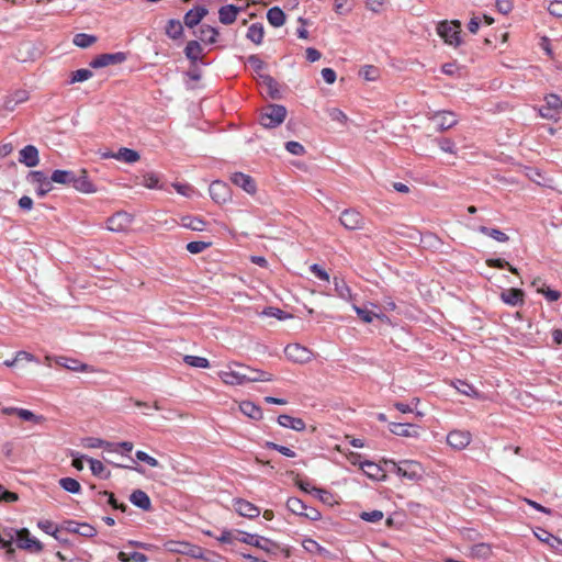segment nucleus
<instances>
[{
    "label": "nucleus",
    "mask_w": 562,
    "mask_h": 562,
    "mask_svg": "<svg viewBox=\"0 0 562 562\" xmlns=\"http://www.w3.org/2000/svg\"><path fill=\"white\" fill-rule=\"evenodd\" d=\"M386 465L391 467V471L396 475L407 479L409 481H419L423 479L425 474V469L423 464L415 460H384Z\"/></svg>",
    "instance_id": "obj_1"
},
{
    "label": "nucleus",
    "mask_w": 562,
    "mask_h": 562,
    "mask_svg": "<svg viewBox=\"0 0 562 562\" xmlns=\"http://www.w3.org/2000/svg\"><path fill=\"white\" fill-rule=\"evenodd\" d=\"M237 533L239 536L238 538H236L237 540H239L243 543L256 547L266 553H276L279 548L274 541L266 537L248 533L241 530H238Z\"/></svg>",
    "instance_id": "obj_2"
},
{
    "label": "nucleus",
    "mask_w": 562,
    "mask_h": 562,
    "mask_svg": "<svg viewBox=\"0 0 562 562\" xmlns=\"http://www.w3.org/2000/svg\"><path fill=\"white\" fill-rule=\"evenodd\" d=\"M286 109L280 104H270L260 115V124L266 128H273L283 123Z\"/></svg>",
    "instance_id": "obj_3"
},
{
    "label": "nucleus",
    "mask_w": 562,
    "mask_h": 562,
    "mask_svg": "<svg viewBox=\"0 0 562 562\" xmlns=\"http://www.w3.org/2000/svg\"><path fill=\"white\" fill-rule=\"evenodd\" d=\"M437 32L445 43L454 47L461 44V23L459 21L440 22L437 26Z\"/></svg>",
    "instance_id": "obj_4"
},
{
    "label": "nucleus",
    "mask_w": 562,
    "mask_h": 562,
    "mask_svg": "<svg viewBox=\"0 0 562 562\" xmlns=\"http://www.w3.org/2000/svg\"><path fill=\"white\" fill-rule=\"evenodd\" d=\"M220 379L227 385H243L246 382V372L244 366L234 362L218 372Z\"/></svg>",
    "instance_id": "obj_5"
},
{
    "label": "nucleus",
    "mask_w": 562,
    "mask_h": 562,
    "mask_svg": "<svg viewBox=\"0 0 562 562\" xmlns=\"http://www.w3.org/2000/svg\"><path fill=\"white\" fill-rule=\"evenodd\" d=\"M164 547L168 552L190 555L195 559L203 558L202 549L200 547L186 541H167Z\"/></svg>",
    "instance_id": "obj_6"
},
{
    "label": "nucleus",
    "mask_w": 562,
    "mask_h": 562,
    "mask_svg": "<svg viewBox=\"0 0 562 562\" xmlns=\"http://www.w3.org/2000/svg\"><path fill=\"white\" fill-rule=\"evenodd\" d=\"M14 537L16 538L18 547L31 552H41L43 544L40 540L33 537L26 528L14 530Z\"/></svg>",
    "instance_id": "obj_7"
},
{
    "label": "nucleus",
    "mask_w": 562,
    "mask_h": 562,
    "mask_svg": "<svg viewBox=\"0 0 562 562\" xmlns=\"http://www.w3.org/2000/svg\"><path fill=\"white\" fill-rule=\"evenodd\" d=\"M562 101L557 94L546 97V103L539 109L542 117L548 120H557L561 114Z\"/></svg>",
    "instance_id": "obj_8"
},
{
    "label": "nucleus",
    "mask_w": 562,
    "mask_h": 562,
    "mask_svg": "<svg viewBox=\"0 0 562 562\" xmlns=\"http://www.w3.org/2000/svg\"><path fill=\"white\" fill-rule=\"evenodd\" d=\"M340 224L348 231L362 229L364 220L362 215L355 209H347L339 216Z\"/></svg>",
    "instance_id": "obj_9"
},
{
    "label": "nucleus",
    "mask_w": 562,
    "mask_h": 562,
    "mask_svg": "<svg viewBox=\"0 0 562 562\" xmlns=\"http://www.w3.org/2000/svg\"><path fill=\"white\" fill-rule=\"evenodd\" d=\"M27 180L35 186L36 193L40 196L46 195L48 192L52 191V177L48 178L43 171L36 170L31 171L27 176Z\"/></svg>",
    "instance_id": "obj_10"
},
{
    "label": "nucleus",
    "mask_w": 562,
    "mask_h": 562,
    "mask_svg": "<svg viewBox=\"0 0 562 562\" xmlns=\"http://www.w3.org/2000/svg\"><path fill=\"white\" fill-rule=\"evenodd\" d=\"M472 441V435L468 430L454 429L447 435V443L454 450L465 449Z\"/></svg>",
    "instance_id": "obj_11"
},
{
    "label": "nucleus",
    "mask_w": 562,
    "mask_h": 562,
    "mask_svg": "<svg viewBox=\"0 0 562 562\" xmlns=\"http://www.w3.org/2000/svg\"><path fill=\"white\" fill-rule=\"evenodd\" d=\"M286 358L296 363H306L312 359V351L299 344H290L284 348Z\"/></svg>",
    "instance_id": "obj_12"
},
{
    "label": "nucleus",
    "mask_w": 562,
    "mask_h": 562,
    "mask_svg": "<svg viewBox=\"0 0 562 562\" xmlns=\"http://www.w3.org/2000/svg\"><path fill=\"white\" fill-rule=\"evenodd\" d=\"M133 222V217L126 212H117L106 221V228L120 233L126 231Z\"/></svg>",
    "instance_id": "obj_13"
},
{
    "label": "nucleus",
    "mask_w": 562,
    "mask_h": 562,
    "mask_svg": "<svg viewBox=\"0 0 562 562\" xmlns=\"http://www.w3.org/2000/svg\"><path fill=\"white\" fill-rule=\"evenodd\" d=\"M126 60V54L123 52L102 54L90 61L92 68H102L109 65L121 64Z\"/></svg>",
    "instance_id": "obj_14"
},
{
    "label": "nucleus",
    "mask_w": 562,
    "mask_h": 562,
    "mask_svg": "<svg viewBox=\"0 0 562 562\" xmlns=\"http://www.w3.org/2000/svg\"><path fill=\"white\" fill-rule=\"evenodd\" d=\"M212 200L218 204L229 200V187L222 181H213L209 188Z\"/></svg>",
    "instance_id": "obj_15"
},
{
    "label": "nucleus",
    "mask_w": 562,
    "mask_h": 562,
    "mask_svg": "<svg viewBox=\"0 0 562 562\" xmlns=\"http://www.w3.org/2000/svg\"><path fill=\"white\" fill-rule=\"evenodd\" d=\"M231 181L248 194H255L257 191L256 182L249 175L235 172L231 176Z\"/></svg>",
    "instance_id": "obj_16"
},
{
    "label": "nucleus",
    "mask_w": 562,
    "mask_h": 562,
    "mask_svg": "<svg viewBox=\"0 0 562 562\" xmlns=\"http://www.w3.org/2000/svg\"><path fill=\"white\" fill-rule=\"evenodd\" d=\"M389 429L392 434L401 437L418 438L419 428L407 423H391Z\"/></svg>",
    "instance_id": "obj_17"
},
{
    "label": "nucleus",
    "mask_w": 562,
    "mask_h": 562,
    "mask_svg": "<svg viewBox=\"0 0 562 562\" xmlns=\"http://www.w3.org/2000/svg\"><path fill=\"white\" fill-rule=\"evenodd\" d=\"M234 508L240 516L246 518L252 519L260 515L258 506L243 498L235 499Z\"/></svg>",
    "instance_id": "obj_18"
},
{
    "label": "nucleus",
    "mask_w": 562,
    "mask_h": 562,
    "mask_svg": "<svg viewBox=\"0 0 562 562\" xmlns=\"http://www.w3.org/2000/svg\"><path fill=\"white\" fill-rule=\"evenodd\" d=\"M431 120L436 123L439 131L449 130L458 122L456 114L449 111L436 112Z\"/></svg>",
    "instance_id": "obj_19"
},
{
    "label": "nucleus",
    "mask_w": 562,
    "mask_h": 562,
    "mask_svg": "<svg viewBox=\"0 0 562 562\" xmlns=\"http://www.w3.org/2000/svg\"><path fill=\"white\" fill-rule=\"evenodd\" d=\"M71 187L82 193L97 192V188L88 178L86 170H81L79 175H74Z\"/></svg>",
    "instance_id": "obj_20"
},
{
    "label": "nucleus",
    "mask_w": 562,
    "mask_h": 562,
    "mask_svg": "<svg viewBox=\"0 0 562 562\" xmlns=\"http://www.w3.org/2000/svg\"><path fill=\"white\" fill-rule=\"evenodd\" d=\"M19 161L26 167H35L38 165V150L33 145H26L19 153Z\"/></svg>",
    "instance_id": "obj_21"
},
{
    "label": "nucleus",
    "mask_w": 562,
    "mask_h": 562,
    "mask_svg": "<svg viewBox=\"0 0 562 562\" xmlns=\"http://www.w3.org/2000/svg\"><path fill=\"white\" fill-rule=\"evenodd\" d=\"M537 539L546 544H548L551 549H553L555 552L561 553L562 552V540L549 531L538 528L533 531Z\"/></svg>",
    "instance_id": "obj_22"
},
{
    "label": "nucleus",
    "mask_w": 562,
    "mask_h": 562,
    "mask_svg": "<svg viewBox=\"0 0 562 562\" xmlns=\"http://www.w3.org/2000/svg\"><path fill=\"white\" fill-rule=\"evenodd\" d=\"M278 424L284 428H289L295 431H304L306 428L305 422L302 418L292 417L283 414L278 417Z\"/></svg>",
    "instance_id": "obj_23"
},
{
    "label": "nucleus",
    "mask_w": 562,
    "mask_h": 562,
    "mask_svg": "<svg viewBox=\"0 0 562 562\" xmlns=\"http://www.w3.org/2000/svg\"><path fill=\"white\" fill-rule=\"evenodd\" d=\"M501 300L510 306H517L524 302V292L519 289H507L501 293Z\"/></svg>",
    "instance_id": "obj_24"
},
{
    "label": "nucleus",
    "mask_w": 562,
    "mask_h": 562,
    "mask_svg": "<svg viewBox=\"0 0 562 562\" xmlns=\"http://www.w3.org/2000/svg\"><path fill=\"white\" fill-rule=\"evenodd\" d=\"M360 468L363 471V473L372 480L382 481L385 479L383 469L372 461L361 462Z\"/></svg>",
    "instance_id": "obj_25"
},
{
    "label": "nucleus",
    "mask_w": 562,
    "mask_h": 562,
    "mask_svg": "<svg viewBox=\"0 0 562 562\" xmlns=\"http://www.w3.org/2000/svg\"><path fill=\"white\" fill-rule=\"evenodd\" d=\"M244 372H246V382H270L273 381V375L269 372L254 369L244 366Z\"/></svg>",
    "instance_id": "obj_26"
},
{
    "label": "nucleus",
    "mask_w": 562,
    "mask_h": 562,
    "mask_svg": "<svg viewBox=\"0 0 562 562\" xmlns=\"http://www.w3.org/2000/svg\"><path fill=\"white\" fill-rule=\"evenodd\" d=\"M207 14V10L204 7H194L189 10L184 15V24L188 27H194Z\"/></svg>",
    "instance_id": "obj_27"
},
{
    "label": "nucleus",
    "mask_w": 562,
    "mask_h": 562,
    "mask_svg": "<svg viewBox=\"0 0 562 562\" xmlns=\"http://www.w3.org/2000/svg\"><path fill=\"white\" fill-rule=\"evenodd\" d=\"M180 225L184 228L203 232L206 229V222L199 216L186 215L180 218Z\"/></svg>",
    "instance_id": "obj_28"
},
{
    "label": "nucleus",
    "mask_w": 562,
    "mask_h": 562,
    "mask_svg": "<svg viewBox=\"0 0 562 562\" xmlns=\"http://www.w3.org/2000/svg\"><path fill=\"white\" fill-rule=\"evenodd\" d=\"M130 501L134 506L143 510H149L151 507L149 496L142 490L134 491L130 496Z\"/></svg>",
    "instance_id": "obj_29"
},
{
    "label": "nucleus",
    "mask_w": 562,
    "mask_h": 562,
    "mask_svg": "<svg viewBox=\"0 0 562 562\" xmlns=\"http://www.w3.org/2000/svg\"><path fill=\"white\" fill-rule=\"evenodd\" d=\"M240 8L234 4H227L218 10V19L223 24H232L236 18Z\"/></svg>",
    "instance_id": "obj_30"
},
{
    "label": "nucleus",
    "mask_w": 562,
    "mask_h": 562,
    "mask_svg": "<svg viewBox=\"0 0 562 562\" xmlns=\"http://www.w3.org/2000/svg\"><path fill=\"white\" fill-rule=\"evenodd\" d=\"M29 99V92L23 89L15 90L7 97L4 106L7 110L12 111L18 104L25 102Z\"/></svg>",
    "instance_id": "obj_31"
},
{
    "label": "nucleus",
    "mask_w": 562,
    "mask_h": 562,
    "mask_svg": "<svg viewBox=\"0 0 562 562\" xmlns=\"http://www.w3.org/2000/svg\"><path fill=\"white\" fill-rule=\"evenodd\" d=\"M240 412L251 419L259 420L262 418V409L250 401H244L239 404Z\"/></svg>",
    "instance_id": "obj_32"
},
{
    "label": "nucleus",
    "mask_w": 562,
    "mask_h": 562,
    "mask_svg": "<svg viewBox=\"0 0 562 562\" xmlns=\"http://www.w3.org/2000/svg\"><path fill=\"white\" fill-rule=\"evenodd\" d=\"M87 461L94 476H98L103 480H106L111 476V472L105 468L102 461L93 458H88Z\"/></svg>",
    "instance_id": "obj_33"
},
{
    "label": "nucleus",
    "mask_w": 562,
    "mask_h": 562,
    "mask_svg": "<svg viewBox=\"0 0 562 562\" xmlns=\"http://www.w3.org/2000/svg\"><path fill=\"white\" fill-rule=\"evenodd\" d=\"M267 20L272 26L280 27L285 22V14L279 7H273L267 12Z\"/></svg>",
    "instance_id": "obj_34"
},
{
    "label": "nucleus",
    "mask_w": 562,
    "mask_h": 562,
    "mask_svg": "<svg viewBox=\"0 0 562 562\" xmlns=\"http://www.w3.org/2000/svg\"><path fill=\"white\" fill-rule=\"evenodd\" d=\"M114 156L116 160L124 161L127 164H134L138 161L140 158L139 154L136 150L126 147L120 148Z\"/></svg>",
    "instance_id": "obj_35"
},
{
    "label": "nucleus",
    "mask_w": 562,
    "mask_h": 562,
    "mask_svg": "<svg viewBox=\"0 0 562 562\" xmlns=\"http://www.w3.org/2000/svg\"><path fill=\"white\" fill-rule=\"evenodd\" d=\"M265 35L263 25L261 23H254L248 27L246 37L255 43L256 45H259L262 43Z\"/></svg>",
    "instance_id": "obj_36"
},
{
    "label": "nucleus",
    "mask_w": 562,
    "mask_h": 562,
    "mask_svg": "<svg viewBox=\"0 0 562 562\" xmlns=\"http://www.w3.org/2000/svg\"><path fill=\"white\" fill-rule=\"evenodd\" d=\"M334 285H335V291L337 293V295L345 300V301H351L352 300V292H351V289L349 288V285L345 282L344 279H340V278H337L335 277L334 278Z\"/></svg>",
    "instance_id": "obj_37"
},
{
    "label": "nucleus",
    "mask_w": 562,
    "mask_h": 562,
    "mask_svg": "<svg viewBox=\"0 0 562 562\" xmlns=\"http://www.w3.org/2000/svg\"><path fill=\"white\" fill-rule=\"evenodd\" d=\"M352 310L357 313L361 321L367 324L372 323L374 318H385L383 314L375 313L371 310H368L367 307H359L356 304L352 305Z\"/></svg>",
    "instance_id": "obj_38"
},
{
    "label": "nucleus",
    "mask_w": 562,
    "mask_h": 562,
    "mask_svg": "<svg viewBox=\"0 0 562 562\" xmlns=\"http://www.w3.org/2000/svg\"><path fill=\"white\" fill-rule=\"evenodd\" d=\"M183 33V26L179 20L170 19L166 25V34L172 40H178Z\"/></svg>",
    "instance_id": "obj_39"
},
{
    "label": "nucleus",
    "mask_w": 562,
    "mask_h": 562,
    "mask_svg": "<svg viewBox=\"0 0 562 562\" xmlns=\"http://www.w3.org/2000/svg\"><path fill=\"white\" fill-rule=\"evenodd\" d=\"M184 54L192 63H196L202 54V46L198 41L188 42Z\"/></svg>",
    "instance_id": "obj_40"
},
{
    "label": "nucleus",
    "mask_w": 562,
    "mask_h": 562,
    "mask_svg": "<svg viewBox=\"0 0 562 562\" xmlns=\"http://www.w3.org/2000/svg\"><path fill=\"white\" fill-rule=\"evenodd\" d=\"M74 175L75 172L70 170H55L52 173V181L59 184L71 186Z\"/></svg>",
    "instance_id": "obj_41"
},
{
    "label": "nucleus",
    "mask_w": 562,
    "mask_h": 562,
    "mask_svg": "<svg viewBox=\"0 0 562 562\" xmlns=\"http://www.w3.org/2000/svg\"><path fill=\"white\" fill-rule=\"evenodd\" d=\"M477 231L483 234V235H486L493 239H495L496 241H499V243H506L509 237L502 231L497 229V228H490V227H486V226H480L477 228Z\"/></svg>",
    "instance_id": "obj_42"
},
{
    "label": "nucleus",
    "mask_w": 562,
    "mask_h": 562,
    "mask_svg": "<svg viewBox=\"0 0 562 562\" xmlns=\"http://www.w3.org/2000/svg\"><path fill=\"white\" fill-rule=\"evenodd\" d=\"M217 35H218L217 30L210 25H202L200 27L199 37L204 43H207V44L215 43Z\"/></svg>",
    "instance_id": "obj_43"
},
{
    "label": "nucleus",
    "mask_w": 562,
    "mask_h": 562,
    "mask_svg": "<svg viewBox=\"0 0 562 562\" xmlns=\"http://www.w3.org/2000/svg\"><path fill=\"white\" fill-rule=\"evenodd\" d=\"M56 362L59 366H61L68 370H71V371H86L88 368L87 364L80 363L78 360L70 359V358L60 357L56 360Z\"/></svg>",
    "instance_id": "obj_44"
},
{
    "label": "nucleus",
    "mask_w": 562,
    "mask_h": 562,
    "mask_svg": "<svg viewBox=\"0 0 562 562\" xmlns=\"http://www.w3.org/2000/svg\"><path fill=\"white\" fill-rule=\"evenodd\" d=\"M286 508L295 514V515H302L304 510L307 509V505L297 497H289L286 501Z\"/></svg>",
    "instance_id": "obj_45"
},
{
    "label": "nucleus",
    "mask_w": 562,
    "mask_h": 562,
    "mask_svg": "<svg viewBox=\"0 0 562 562\" xmlns=\"http://www.w3.org/2000/svg\"><path fill=\"white\" fill-rule=\"evenodd\" d=\"M74 44L81 48H87L93 45L97 42V37L94 35L78 33L74 36Z\"/></svg>",
    "instance_id": "obj_46"
},
{
    "label": "nucleus",
    "mask_w": 562,
    "mask_h": 562,
    "mask_svg": "<svg viewBox=\"0 0 562 562\" xmlns=\"http://www.w3.org/2000/svg\"><path fill=\"white\" fill-rule=\"evenodd\" d=\"M59 485L68 493L79 494L81 491L80 483L72 477H63L59 480Z\"/></svg>",
    "instance_id": "obj_47"
},
{
    "label": "nucleus",
    "mask_w": 562,
    "mask_h": 562,
    "mask_svg": "<svg viewBox=\"0 0 562 562\" xmlns=\"http://www.w3.org/2000/svg\"><path fill=\"white\" fill-rule=\"evenodd\" d=\"M260 79H261V83L267 87L268 93L270 94V97L273 99H278L280 97V94H279L277 81L268 75H261Z\"/></svg>",
    "instance_id": "obj_48"
},
{
    "label": "nucleus",
    "mask_w": 562,
    "mask_h": 562,
    "mask_svg": "<svg viewBox=\"0 0 562 562\" xmlns=\"http://www.w3.org/2000/svg\"><path fill=\"white\" fill-rule=\"evenodd\" d=\"M117 559L121 562H130V561H133V562H147L148 561V558L144 553H140V552H137V551H134V552H131V553L121 551L117 554Z\"/></svg>",
    "instance_id": "obj_49"
},
{
    "label": "nucleus",
    "mask_w": 562,
    "mask_h": 562,
    "mask_svg": "<svg viewBox=\"0 0 562 562\" xmlns=\"http://www.w3.org/2000/svg\"><path fill=\"white\" fill-rule=\"evenodd\" d=\"M359 75L366 80V81H375L380 77V70L378 67L373 65H366L363 66Z\"/></svg>",
    "instance_id": "obj_50"
},
{
    "label": "nucleus",
    "mask_w": 562,
    "mask_h": 562,
    "mask_svg": "<svg viewBox=\"0 0 562 562\" xmlns=\"http://www.w3.org/2000/svg\"><path fill=\"white\" fill-rule=\"evenodd\" d=\"M183 361L188 366L193 367V368L206 369L210 367V361L204 357L187 355L183 357Z\"/></svg>",
    "instance_id": "obj_51"
},
{
    "label": "nucleus",
    "mask_w": 562,
    "mask_h": 562,
    "mask_svg": "<svg viewBox=\"0 0 562 562\" xmlns=\"http://www.w3.org/2000/svg\"><path fill=\"white\" fill-rule=\"evenodd\" d=\"M93 76L92 71L86 68L72 71L70 75L69 83L83 82Z\"/></svg>",
    "instance_id": "obj_52"
},
{
    "label": "nucleus",
    "mask_w": 562,
    "mask_h": 562,
    "mask_svg": "<svg viewBox=\"0 0 562 562\" xmlns=\"http://www.w3.org/2000/svg\"><path fill=\"white\" fill-rule=\"evenodd\" d=\"M454 386L461 394H464L470 397H479L477 391L465 381L458 380Z\"/></svg>",
    "instance_id": "obj_53"
},
{
    "label": "nucleus",
    "mask_w": 562,
    "mask_h": 562,
    "mask_svg": "<svg viewBox=\"0 0 562 562\" xmlns=\"http://www.w3.org/2000/svg\"><path fill=\"white\" fill-rule=\"evenodd\" d=\"M37 527L45 533L50 535V536L55 537L56 539H58V537H57L58 528L55 526V524L53 521L47 520V519L38 520Z\"/></svg>",
    "instance_id": "obj_54"
},
{
    "label": "nucleus",
    "mask_w": 562,
    "mask_h": 562,
    "mask_svg": "<svg viewBox=\"0 0 562 562\" xmlns=\"http://www.w3.org/2000/svg\"><path fill=\"white\" fill-rule=\"evenodd\" d=\"M140 183L147 189H158L159 177L154 172H147L143 176Z\"/></svg>",
    "instance_id": "obj_55"
},
{
    "label": "nucleus",
    "mask_w": 562,
    "mask_h": 562,
    "mask_svg": "<svg viewBox=\"0 0 562 562\" xmlns=\"http://www.w3.org/2000/svg\"><path fill=\"white\" fill-rule=\"evenodd\" d=\"M486 263L488 267H492V268H499V269L508 268V270L512 273H515V274L518 273V271L515 267L510 266L509 262H507L506 260L501 259V258L487 259Z\"/></svg>",
    "instance_id": "obj_56"
},
{
    "label": "nucleus",
    "mask_w": 562,
    "mask_h": 562,
    "mask_svg": "<svg viewBox=\"0 0 562 562\" xmlns=\"http://www.w3.org/2000/svg\"><path fill=\"white\" fill-rule=\"evenodd\" d=\"M471 554L477 558H488L491 555V548L485 543H479L472 547Z\"/></svg>",
    "instance_id": "obj_57"
},
{
    "label": "nucleus",
    "mask_w": 562,
    "mask_h": 562,
    "mask_svg": "<svg viewBox=\"0 0 562 562\" xmlns=\"http://www.w3.org/2000/svg\"><path fill=\"white\" fill-rule=\"evenodd\" d=\"M312 491H313V495L315 497H317L324 504H327V505L333 504L334 499H333V494L330 492L323 490V488H317V487H313Z\"/></svg>",
    "instance_id": "obj_58"
},
{
    "label": "nucleus",
    "mask_w": 562,
    "mask_h": 562,
    "mask_svg": "<svg viewBox=\"0 0 562 562\" xmlns=\"http://www.w3.org/2000/svg\"><path fill=\"white\" fill-rule=\"evenodd\" d=\"M210 246H211V243L198 240V241L188 243L186 248L190 254L195 255V254H200V252L204 251Z\"/></svg>",
    "instance_id": "obj_59"
},
{
    "label": "nucleus",
    "mask_w": 562,
    "mask_h": 562,
    "mask_svg": "<svg viewBox=\"0 0 562 562\" xmlns=\"http://www.w3.org/2000/svg\"><path fill=\"white\" fill-rule=\"evenodd\" d=\"M537 292L542 293L549 302H555L561 297V293L557 290L546 288L543 283L537 288Z\"/></svg>",
    "instance_id": "obj_60"
},
{
    "label": "nucleus",
    "mask_w": 562,
    "mask_h": 562,
    "mask_svg": "<svg viewBox=\"0 0 562 562\" xmlns=\"http://www.w3.org/2000/svg\"><path fill=\"white\" fill-rule=\"evenodd\" d=\"M265 446L267 448H269V449H273V450L280 452L281 454H283V456H285L288 458H294L295 457V452L292 449H290V448H288L285 446L278 445V443H274L272 441H267Z\"/></svg>",
    "instance_id": "obj_61"
},
{
    "label": "nucleus",
    "mask_w": 562,
    "mask_h": 562,
    "mask_svg": "<svg viewBox=\"0 0 562 562\" xmlns=\"http://www.w3.org/2000/svg\"><path fill=\"white\" fill-rule=\"evenodd\" d=\"M15 414L21 419L26 420V422L40 423L43 419L42 416H36L34 413H32L31 411L25 409V408L15 409Z\"/></svg>",
    "instance_id": "obj_62"
},
{
    "label": "nucleus",
    "mask_w": 562,
    "mask_h": 562,
    "mask_svg": "<svg viewBox=\"0 0 562 562\" xmlns=\"http://www.w3.org/2000/svg\"><path fill=\"white\" fill-rule=\"evenodd\" d=\"M327 113L331 121L338 122L341 125H345L348 121L347 115L341 110H339L337 108L329 109L327 111Z\"/></svg>",
    "instance_id": "obj_63"
},
{
    "label": "nucleus",
    "mask_w": 562,
    "mask_h": 562,
    "mask_svg": "<svg viewBox=\"0 0 562 562\" xmlns=\"http://www.w3.org/2000/svg\"><path fill=\"white\" fill-rule=\"evenodd\" d=\"M135 457L138 461L145 462L149 467L157 468L160 465L157 459H155L154 457H150L145 451H142V450L136 451Z\"/></svg>",
    "instance_id": "obj_64"
}]
</instances>
